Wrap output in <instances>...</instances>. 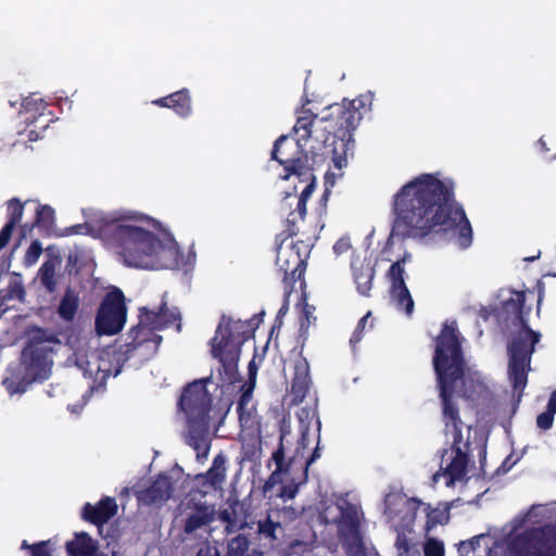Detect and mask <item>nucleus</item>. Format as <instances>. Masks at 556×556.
I'll return each mask as SVG.
<instances>
[{
    "label": "nucleus",
    "mask_w": 556,
    "mask_h": 556,
    "mask_svg": "<svg viewBox=\"0 0 556 556\" xmlns=\"http://www.w3.org/2000/svg\"><path fill=\"white\" fill-rule=\"evenodd\" d=\"M547 412H549L553 415L556 414V392H553L549 397V401L547 404Z\"/></svg>",
    "instance_id": "46"
},
{
    "label": "nucleus",
    "mask_w": 556,
    "mask_h": 556,
    "mask_svg": "<svg viewBox=\"0 0 556 556\" xmlns=\"http://www.w3.org/2000/svg\"><path fill=\"white\" fill-rule=\"evenodd\" d=\"M60 341L53 334H48L43 331H38L37 337L33 339L29 345L24 351V357H34L39 353H47L53 351V345L59 344Z\"/></svg>",
    "instance_id": "22"
},
{
    "label": "nucleus",
    "mask_w": 556,
    "mask_h": 556,
    "mask_svg": "<svg viewBox=\"0 0 556 556\" xmlns=\"http://www.w3.org/2000/svg\"><path fill=\"white\" fill-rule=\"evenodd\" d=\"M71 556H93L97 552L96 542L85 532L77 533L73 541L66 544Z\"/></svg>",
    "instance_id": "21"
},
{
    "label": "nucleus",
    "mask_w": 556,
    "mask_h": 556,
    "mask_svg": "<svg viewBox=\"0 0 556 556\" xmlns=\"http://www.w3.org/2000/svg\"><path fill=\"white\" fill-rule=\"evenodd\" d=\"M318 456H319V455H318L317 450H316V451L314 452V455H313L312 459H311L309 462H307V463H306V465H308L309 463H312V462L315 459V457H318Z\"/></svg>",
    "instance_id": "52"
},
{
    "label": "nucleus",
    "mask_w": 556,
    "mask_h": 556,
    "mask_svg": "<svg viewBox=\"0 0 556 556\" xmlns=\"http://www.w3.org/2000/svg\"><path fill=\"white\" fill-rule=\"evenodd\" d=\"M197 556H219V554L215 546L206 545L198 552Z\"/></svg>",
    "instance_id": "41"
},
{
    "label": "nucleus",
    "mask_w": 556,
    "mask_h": 556,
    "mask_svg": "<svg viewBox=\"0 0 556 556\" xmlns=\"http://www.w3.org/2000/svg\"><path fill=\"white\" fill-rule=\"evenodd\" d=\"M425 556H444L443 542L429 538L424 546Z\"/></svg>",
    "instance_id": "32"
},
{
    "label": "nucleus",
    "mask_w": 556,
    "mask_h": 556,
    "mask_svg": "<svg viewBox=\"0 0 556 556\" xmlns=\"http://www.w3.org/2000/svg\"><path fill=\"white\" fill-rule=\"evenodd\" d=\"M50 365H51V362H49L47 359V357L45 356V359H43V363H42V372H33L35 378H39V379H45L48 377V372L50 371Z\"/></svg>",
    "instance_id": "42"
},
{
    "label": "nucleus",
    "mask_w": 556,
    "mask_h": 556,
    "mask_svg": "<svg viewBox=\"0 0 556 556\" xmlns=\"http://www.w3.org/2000/svg\"><path fill=\"white\" fill-rule=\"evenodd\" d=\"M321 517L326 523H332L348 556L368 555L361 533L362 513L359 508L345 498H337L327 505Z\"/></svg>",
    "instance_id": "9"
},
{
    "label": "nucleus",
    "mask_w": 556,
    "mask_h": 556,
    "mask_svg": "<svg viewBox=\"0 0 556 556\" xmlns=\"http://www.w3.org/2000/svg\"><path fill=\"white\" fill-rule=\"evenodd\" d=\"M536 425L543 430L549 429L553 425V414L547 410L540 414L536 418Z\"/></svg>",
    "instance_id": "36"
},
{
    "label": "nucleus",
    "mask_w": 556,
    "mask_h": 556,
    "mask_svg": "<svg viewBox=\"0 0 556 556\" xmlns=\"http://www.w3.org/2000/svg\"><path fill=\"white\" fill-rule=\"evenodd\" d=\"M309 366L306 359L301 358L294 365V377L292 380V392L298 401H302L309 387Z\"/></svg>",
    "instance_id": "20"
},
{
    "label": "nucleus",
    "mask_w": 556,
    "mask_h": 556,
    "mask_svg": "<svg viewBox=\"0 0 556 556\" xmlns=\"http://www.w3.org/2000/svg\"><path fill=\"white\" fill-rule=\"evenodd\" d=\"M126 321V307L121 290H112L104 299L97 316V329L101 334H114Z\"/></svg>",
    "instance_id": "13"
},
{
    "label": "nucleus",
    "mask_w": 556,
    "mask_h": 556,
    "mask_svg": "<svg viewBox=\"0 0 556 556\" xmlns=\"http://www.w3.org/2000/svg\"><path fill=\"white\" fill-rule=\"evenodd\" d=\"M313 118L311 115H303V116H300L293 127L294 131L296 134H299L301 130L304 131L303 135H301V138L300 139H304V138H307L309 132H311V129L309 127L313 125Z\"/></svg>",
    "instance_id": "34"
},
{
    "label": "nucleus",
    "mask_w": 556,
    "mask_h": 556,
    "mask_svg": "<svg viewBox=\"0 0 556 556\" xmlns=\"http://www.w3.org/2000/svg\"><path fill=\"white\" fill-rule=\"evenodd\" d=\"M370 316V313H367L357 324V327L354 331V333L351 337V343L355 344L361 341V332L364 330L365 325L367 323L368 317Z\"/></svg>",
    "instance_id": "38"
},
{
    "label": "nucleus",
    "mask_w": 556,
    "mask_h": 556,
    "mask_svg": "<svg viewBox=\"0 0 556 556\" xmlns=\"http://www.w3.org/2000/svg\"><path fill=\"white\" fill-rule=\"evenodd\" d=\"M404 261L405 258L395 262L389 269V278L391 280L390 296L391 302L399 309H403L409 315L414 309V301L404 282Z\"/></svg>",
    "instance_id": "15"
},
{
    "label": "nucleus",
    "mask_w": 556,
    "mask_h": 556,
    "mask_svg": "<svg viewBox=\"0 0 556 556\" xmlns=\"http://www.w3.org/2000/svg\"><path fill=\"white\" fill-rule=\"evenodd\" d=\"M41 253H42L41 243L39 241L31 242V244L27 249L25 256H24L25 266H27V267L34 266L38 262Z\"/></svg>",
    "instance_id": "31"
},
{
    "label": "nucleus",
    "mask_w": 556,
    "mask_h": 556,
    "mask_svg": "<svg viewBox=\"0 0 556 556\" xmlns=\"http://www.w3.org/2000/svg\"><path fill=\"white\" fill-rule=\"evenodd\" d=\"M308 431H309V426L303 424L301 426V444L303 447H305L308 443Z\"/></svg>",
    "instance_id": "43"
},
{
    "label": "nucleus",
    "mask_w": 556,
    "mask_h": 556,
    "mask_svg": "<svg viewBox=\"0 0 556 556\" xmlns=\"http://www.w3.org/2000/svg\"><path fill=\"white\" fill-rule=\"evenodd\" d=\"M13 229L12 224H7L0 231V251L9 243Z\"/></svg>",
    "instance_id": "37"
},
{
    "label": "nucleus",
    "mask_w": 556,
    "mask_h": 556,
    "mask_svg": "<svg viewBox=\"0 0 556 556\" xmlns=\"http://www.w3.org/2000/svg\"><path fill=\"white\" fill-rule=\"evenodd\" d=\"M33 556H50V555L43 549V543H40V544L34 546Z\"/></svg>",
    "instance_id": "47"
},
{
    "label": "nucleus",
    "mask_w": 556,
    "mask_h": 556,
    "mask_svg": "<svg viewBox=\"0 0 556 556\" xmlns=\"http://www.w3.org/2000/svg\"><path fill=\"white\" fill-rule=\"evenodd\" d=\"M433 365L441 388L446 435L453 438V446L442 454L441 467L433 476V482L439 483L443 480L445 486H453L466 475L467 456L460 448V421L452 403V393L473 399L482 394L484 386L477 371H464L459 342L453 324L445 325L438 338Z\"/></svg>",
    "instance_id": "3"
},
{
    "label": "nucleus",
    "mask_w": 556,
    "mask_h": 556,
    "mask_svg": "<svg viewBox=\"0 0 556 556\" xmlns=\"http://www.w3.org/2000/svg\"><path fill=\"white\" fill-rule=\"evenodd\" d=\"M544 511L543 506L534 505L521 519H515L513 538L508 544L509 556H556L555 528L546 527L519 533L523 526L534 525Z\"/></svg>",
    "instance_id": "6"
},
{
    "label": "nucleus",
    "mask_w": 556,
    "mask_h": 556,
    "mask_svg": "<svg viewBox=\"0 0 556 556\" xmlns=\"http://www.w3.org/2000/svg\"><path fill=\"white\" fill-rule=\"evenodd\" d=\"M501 296L502 308L498 317L516 327L508 345V377L514 390L521 394L527 386L531 355L534 352V345L540 341L541 333L530 329L525 320V292L506 291Z\"/></svg>",
    "instance_id": "4"
},
{
    "label": "nucleus",
    "mask_w": 556,
    "mask_h": 556,
    "mask_svg": "<svg viewBox=\"0 0 556 556\" xmlns=\"http://www.w3.org/2000/svg\"><path fill=\"white\" fill-rule=\"evenodd\" d=\"M210 406L211 397L202 381H194L185 389L180 407L188 419V443L197 451L198 457H206L210 450L207 440Z\"/></svg>",
    "instance_id": "8"
},
{
    "label": "nucleus",
    "mask_w": 556,
    "mask_h": 556,
    "mask_svg": "<svg viewBox=\"0 0 556 556\" xmlns=\"http://www.w3.org/2000/svg\"><path fill=\"white\" fill-rule=\"evenodd\" d=\"M155 104L166 106V108H173L170 102V96L168 98H163L154 102Z\"/></svg>",
    "instance_id": "49"
},
{
    "label": "nucleus",
    "mask_w": 556,
    "mask_h": 556,
    "mask_svg": "<svg viewBox=\"0 0 556 556\" xmlns=\"http://www.w3.org/2000/svg\"><path fill=\"white\" fill-rule=\"evenodd\" d=\"M211 521V513L207 508H199L191 514L186 521L185 532L187 534L195 533L198 530L207 533L206 526Z\"/></svg>",
    "instance_id": "23"
},
{
    "label": "nucleus",
    "mask_w": 556,
    "mask_h": 556,
    "mask_svg": "<svg viewBox=\"0 0 556 556\" xmlns=\"http://www.w3.org/2000/svg\"><path fill=\"white\" fill-rule=\"evenodd\" d=\"M242 328L240 320L223 316L216 333L211 341L212 355L224 366H232L240 354V340L237 333Z\"/></svg>",
    "instance_id": "12"
},
{
    "label": "nucleus",
    "mask_w": 556,
    "mask_h": 556,
    "mask_svg": "<svg viewBox=\"0 0 556 556\" xmlns=\"http://www.w3.org/2000/svg\"><path fill=\"white\" fill-rule=\"evenodd\" d=\"M395 547L397 551V556H418L419 555V548L417 545L412 544L410 541L404 535L399 534Z\"/></svg>",
    "instance_id": "29"
},
{
    "label": "nucleus",
    "mask_w": 556,
    "mask_h": 556,
    "mask_svg": "<svg viewBox=\"0 0 556 556\" xmlns=\"http://www.w3.org/2000/svg\"><path fill=\"white\" fill-rule=\"evenodd\" d=\"M295 493H296V488L292 486V485H288V486H283V489L279 495L285 498H292V497H294Z\"/></svg>",
    "instance_id": "44"
},
{
    "label": "nucleus",
    "mask_w": 556,
    "mask_h": 556,
    "mask_svg": "<svg viewBox=\"0 0 556 556\" xmlns=\"http://www.w3.org/2000/svg\"><path fill=\"white\" fill-rule=\"evenodd\" d=\"M315 319V317L312 315V313L308 309L304 311V316L301 318V329L307 328L312 320Z\"/></svg>",
    "instance_id": "45"
},
{
    "label": "nucleus",
    "mask_w": 556,
    "mask_h": 556,
    "mask_svg": "<svg viewBox=\"0 0 556 556\" xmlns=\"http://www.w3.org/2000/svg\"><path fill=\"white\" fill-rule=\"evenodd\" d=\"M273 459L275 460L277 467L266 482V489H269L278 483H287L294 480L292 476V464L285 462L282 447L274 453Z\"/></svg>",
    "instance_id": "19"
},
{
    "label": "nucleus",
    "mask_w": 556,
    "mask_h": 556,
    "mask_svg": "<svg viewBox=\"0 0 556 556\" xmlns=\"http://www.w3.org/2000/svg\"><path fill=\"white\" fill-rule=\"evenodd\" d=\"M288 252H290L291 254L293 253V249L290 247V248H281L278 252V262L281 263L282 262V257L285 255L288 254Z\"/></svg>",
    "instance_id": "48"
},
{
    "label": "nucleus",
    "mask_w": 556,
    "mask_h": 556,
    "mask_svg": "<svg viewBox=\"0 0 556 556\" xmlns=\"http://www.w3.org/2000/svg\"><path fill=\"white\" fill-rule=\"evenodd\" d=\"M452 185L430 174L409 181L394 197L393 233L422 238L441 231L458 248L472 242V229L465 212L452 199Z\"/></svg>",
    "instance_id": "1"
},
{
    "label": "nucleus",
    "mask_w": 556,
    "mask_h": 556,
    "mask_svg": "<svg viewBox=\"0 0 556 556\" xmlns=\"http://www.w3.org/2000/svg\"><path fill=\"white\" fill-rule=\"evenodd\" d=\"M299 141L300 139L295 141L287 136L279 137L275 142L271 156L285 166L286 175H283V179H289L293 176L300 181L305 182L300 197L287 193L285 198V203L289 206L295 202L299 218L303 219L306 213V200L314 190V177L308 164L307 154L303 152Z\"/></svg>",
    "instance_id": "5"
},
{
    "label": "nucleus",
    "mask_w": 556,
    "mask_h": 556,
    "mask_svg": "<svg viewBox=\"0 0 556 556\" xmlns=\"http://www.w3.org/2000/svg\"><path fill=\"white\" fill-rule=\"evenodd\" d=\"M226 471V458L223 455H218L214 458L213 465L205 477L212 486L217 488L225 481Z\"/></svg>",
    "instance_id": "26"
},
{
    "label": "nucleus",
    "mask_w": 556,
    "mask_h": 556,
    "mask_svg": "<svg viewBox=\"0 0 556 556\" xmlns=\"http://www.w3.org/2000/svg\"><path fill=\"white\" fill-rule=\"evenodd\" d=\"M401 507L405 513L404 521L402 527L408 529L412 525V519L417 515H421L426 518L425 531L429 533L435 526L445 525L450 519V505L439 504L435 507H431L429 504L421 503L416 500H407L401 496H389L387 498L388 514L392 515L391 505Z\"/></svg>",
    "instance_id": "11"
},
{
    "label": "nucleus",
    "mask_w": 556,
    "mask_h": 556,
    "mask_svg": "<svg viewBox=\"0 0 556 556\" xmlns=\"http://www.w3.org/2000/svg\"><path fill=\"white\" fill-rule=\"evenodd\" d=\"M61 262L58 258H50L46 261L39 269L38 276L42 286L49 291L53 292L56 287V269L60 267Z\"/></svg>",
    "instance_id": "24"
},
{
    "label": "nucleus",
    "mask_w": 556,
    "mask_h": 556,
    "mask_svg": "<svg viewBox=\"0 0 556 556\" xmlns=\"http://www.w3.org/2000/svg\"><path fill=\"white\" fill-rule=\"evenodd\" d=\"M170 102H172L173 109L180 116H187L190 114V112H191L190 99H189L188 92L186 90H181V91L170 94Z\"/></svg>",
    "instance_id": "28"
},
{
    "label": "nucleus",
    "mask_w": 556,
    "mask_h": 556,
    "mask_svg": "<svg viewBox=\"0 0 556 556\" xmlns=\"http://www.w3.org/2000/svg\"><path fill=\"white\" fill-rule=\"evenodd\" d=\"M85 225L73 227L75 233H89L118 249L127 266L161 269L185 265L172 233L144 215L112 216L101 211H85Z\"/></svg>",
    "instance_id": "2"
},
{
    "label": "nucleus",
    "mask_w": 556,
    "mask_h": 556,
    "mask_svg": "<svg viewBox=\"0 0 556 556\" xmlns=\"http://www.w3.org/2000/svg\"><path fill=\"white\" fill-rule=\"evenodd\" d=\"M8 208L10 213V220L8 224H12V227H15V225L22 219L23 204L20 203L18 200L12 199L9 202Z\"/></svg>",
    "instance_id": "33"
},
{
    "label": "nucleus",
    "mask_w": 556,
    "mask_h": 556,
    "mask_svg": "<svg viewBox=\"0 0 556 556\" xmlns=\"http://www.w3.org/2000/svg\"><path fill=\"white\" fill-rule=\"evenodd\" d=\"M179 313L176 308L165 309V304H163L159 311L149 309L143 307L141 309L140 315V324L139 326L132 330L134 344L139 345L147 340L146 329L150 330H160L164 327H167L176 319H178Z\"/></svg>",
    "instance_id": "14"
},
{
    "label": "nucleus",
    "mask_w": 556,
    "mask_h": 556,
    "mask_svg": "<svg viewBox=\"0 0 556 556\" xmlns=\"http://www.w3.org/2000/svg\"><path fill=\"white\" fill-rule=\"evenodd\" d=\"M351 268L358 292L362 295H369L375 276L370 261L355 256L351 263Z\"/></svg>",
    "instance_id": "17"
},
{
    "label": "nucleus",
    "mask_w": 556,
    "mask_h": 556,
    "mask_svg": "<svg viewBox=\"0 0 556 556\" xmlns=\"http://www.w3.org/2000/svg\"><path fill=\"white\" fill-rule=\"evenodd\" d=\"M78 295L72 290H67L59 306V314L66 320L74 318L78 308Z\"/></svg>",
    "instance_id": "27"
},
{
    "label": "nucleus",
    "mask_w": 556,
    "mask_h": 556,
    "mask_svg": "<svg viewBox=\"0 0 556 556\" xmlns=\"http://www.w3.org/2000/svg\"><path fill=\"white\" fill-rule=\"evenodd\" d=\"M374 94L367 92L349 102V108L344 110L341 105L330 106L331 116L337 117V126H325V130L333 132L336 140L332 142L331 161L334 168L341 170L348 165L349 156L353 154V143L351 140V130L355 129L362 119L359 110L370 108Z\"/></svg>",
    "instance_id": "7"
},
{
    "label": "nucleus",
    "mask_w": 556,
    "mask_h": 556,
    "mask_svg": "<svg viewBox=\"0 0 556 556\" xmlns=\"http://www.w3.org/2000/svg\"><path fill=\"white\" fill-rule=\"evenodd\" d=\"M173 491L170 478L162 475L148 489L138 493V500L143 504L160 505L170 497Z\"/></svg>",
    "instance_id": "16"
},
{
    "label": "nucleus",
    "mask_w": 556,
    "mask_h": 556,
    "mask_svg": "<svg viewBox=\"0 0 556 556\" xmlns=\"http://www.w3.org/2000/svg\"><path fill=\"white\" fill-rule=\"evenodd\" d=\"M247 551V539L244 536L238 535L229 542L227 556H244Z\"/></svg>",
    "instance_id": "30"
},
{
    "label": "nucleus",
    "mask_w": 556,
    "mask_h": 556,
    "mask_svg": "<svg viewBox=\"0 0 556 556\" xmlns=\"http://www.w3.org/2000/svg\"><path fill=\"white\" fill-rule=\"evenodd\" d=\"M71 409L73 413L78 414L79 409L76 408V406H71Z\"/></svg>",
    "instance_id": "55"
},
{
    "label": "nucleus",
    "mask_w": 556,
    "mask_h": 556,
    "mask_svg": "<svg viewBox=\"0 0 556 556\" xmlns=\"http://www.w3.org/2000/svg\"><path fill=\"white\" fill-rule=\"evenodd\" d=\"M290 220H291L292 223H295L296 218L294 217V212H292V213L290 214Z\"/></svg>",
    "instance_id": "54"
},
{
    "label": "nucleus",
    "mask_w": 556,
    "mask_h": 556,
    "mask_svg": "<svg viewBox=\"0 0 556 556\" xmlns=\"http://www.w3.org/2000/svg\"><path fill=\"white\" fill-rule=\"evenodd\" d=\"M17 292H18V298L22 299V296L24 295V290L21 286H17Z\"/></svg>",
    "instance_id": "50"
},
{
    "label": "nucleus",
    "mask_w": 556,
    "mask_h": 556,
    "mask_svg": "<svg viewBox=\"0 0 556 556\" xmlns=\"http://www.w3.org/2000/svg\"><path fill=\"white\" fill-rule=\"evenodd\" d=\"M328 122H329L328 116H324L320 119H318V123H328Z\"/></svg>",
    "instance_id": "51"
},
{
    "label": "nucleus",
    "mask_w": 556,
    "mask_h": 556,
    "mask_svg": "<svg viewBox=\"0 0 556 556\" xmlns=\"http://www.w3.org/2000/svg\"><path fill=\"white\" fill-rule=\"evenodd\" d=\"M350 249L351 242L348 237L340 238L333 245V251L338 255L348 252Z\"/></svg>",
    "instance_id": "39"
},
{
    "label": "nucleus",
    "mask_w": 556,
    "mask_h": 556,
    "mask_svg": "<svg viewBox=\"0 0 556 556\" xmlns=\"http://www.w3.org/2000/svg\"><path fill=\"white\" fill-rule=\"evenodd\" d=\"M301 261H300L299 256L296 255L292 263H293L294 266H296Z\"/></svg>",
    "instance_id": "53"
},
{
    "label": "nucleus",
    "mask_w": 556,
    "mask_h": 556,
    "mask_svg": "<svg viewBox=\"0 0 556 556\" xmlns=\"http://www.w3.org/2000/svg\"><path fill=\"white\" fill-rule=\"evenodd\" d=\"M256 526L257 532L267 539L275 540L277 538V531L281 530V526L278 521H274L271 516L266 517L265 519H260L257 521H252V523L245 522L244 525H240V529H243L244 527L253 528V526Z\"/></svg>",
    "instance_id": "25"
},
{
    "label": "nucleus",
    "mask_w": 556,
    "mask_h": 556,
    "mask_svg": "<svg viewBox=\"0 0 556 556\" xmlns=\"http://www.w3.org/2000/svg\"><path fill=\"white\" fill-rule=\"evenodd\" d=\"M77 343L74 352L75 364L85 377L92 380L91 390L102 387L111 375L117 376L121 372L125 362L123 352L109 348L99 353L89 354V349L92 348L89 340L80 338Z\"/></svg>",
    "instance_id": "10"
},
{
    "label": "nucleus",
    "mask_w": 556,
    "mask_h": 556,
    "mask_svg": "<svg viewBox=\"0 0 556 556\" xmlns=\"http://www.w3.org/2000/svg\"><path fill=\"white\" fill-rule=\"evenodd\" d=\"M3 384L5 386L8 392L11 395L16 393H23L26 390V382L24 381L15 382L13 379L7 378L3 381Z\"/></svg>",
    "instance_id": "35"
},
{
    "label": "nucleus",
    "mask_w": 556,
    "mask_h": 556,
    "mask_svg": "<svg viewBox=\"0 0 556 556\" xmlns=\"http://www.w3.org/2000/svg\"><path fill=\"white\" fill-rule=\"evenodd\" d=\"M286 263H287V267L285 268V269H286V271H288L289 269H292V268L290 267V264H289V261H288V260L286 261Z\"/></svg>",
    "instance_id": "56"
},
{
    "label": "nucleus",
    "mask_w": 556,
    "mask_h": 556,
    "mask_svg": "<svg viewBox=\"0 0 556 556\" xmlns=\"http://www.w3.org/2000/svg\"><path fill=\"white\" fill-rule=\"evenodd\" d=\"M117 510V505L114 498L105 497L101 500L96 506L86 504L84 508V518L96 523L101 525L112 518Z\"/></svg>",
    "instance_id": "18"
},
{
    "label": "nucleus",
    "mask_w": 556,
    "mask_h": 556,
    "mask_svg": "<svg viewBox=\"0 0 556 556\" xmlns=\"http://www.w3.org/2000/svg\"><path fill=\"white\" fill-rule=\"evenodd\" d=\"M39 222L49 223L53 218V210L50 206H42L37 211Z\"/></svg>",
    "instance_id": "40"
}]
</instances>
